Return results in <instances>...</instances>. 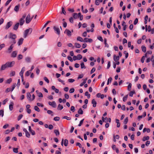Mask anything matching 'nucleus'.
Masks as SVG:
<instances>
[{
    "label": "nucleus",
    "instance_id": "nucleus-29",
    "mask_svg": "<svg viewBox=\"0 0 154 154\" xmlns=\"http://www.w3.org/2000/svg\"><path fill=\"white\" fill-rule=\"evenodd\" d=\"M56 104L55 102L54 101H53L52 102V105L51 106L55 108L56 107Z\"/></svg>",
    "mask_w": 154,
    "mask_h": 154
},
{
    "label": "nucleus",
    "instance_id": "nucleus-41",
    "mask_svg": "<svg viewBox=\"0 0 154 154\" xmlns=\"http://www.w3.org/2000/svg\"><path fill=\"white\" fill-rule=\"evenodd\" d=\"M62 13L64 15H65L66 14L64 8L63 7H62Z\"/></svg>",
    "mask_w": 154,
    "mask_h": 154
},
{
    "label": "nucleus",
    "instance_id": "nucleus-64",
    "mask_svg": "<svg viewBox=\"0 0 154 154\" xmlns=\"http://www.w3.org/2000/svg\"><path fill=\"white\" fill-rule=\"evenodd\" d=\"M69 21L71 23H73V20L72 17H70L69 19Z\"/></svg>",
    "mask_w": 154,
    "mask_h": 154
},
{
    "label": "nucleus",
    "instance_id": "nucleus-50",
    "mask_svg": "<svg viewBox=\"0 0 154 154\" xmlns=\"http://www.w3.org/2000/svg\"><path fill=\"white\" fill-rule=\"evenodd\" d=\"M23 115L22 114H20V115L19 116H18V118H17V120L18 121H19L20 119L22 118L23 117Z\"/></svg>",
    "mask_w": 154,
    "mask_h": 154
},
{
    "label": "nucleus",
    "instance_id": "nucleus-44",
    "mask_svg": "<svg viewBox=\"0 0 154 154\" xmlns=\"http://www.w3.org/2000/svg\"><path fill=\"white\" fill-rule=\"evenodd\" d=\"M151 61L152 62V66H154V56L153 55L152 56L151 58Z\"/></svg>",
    "mask_w": 154,
    "mask_h": 154
},
{
    "label": "nucleus",
    "instance_id": "nucleus-48",
    "mask_svg": "<svg viewBox=\"0 0 154 154\" xmlns=\"http://www.w3.org/2000/svg\"><path fill=\"white\" fill-rule=\"evenodd\" d=\"M15 72L14 71H12L10 74V75L11 76H13L15 75Z\"/></svg>",
    "mask_w": 154,
    "mask_h": 154
},
{
    "label": "nucleus",
    "instance_id": "nucleus-28",
    "mask_svg": "<svg viewBox=\"0 0 154 154\" xmlns=\"http://www.w3.org/2000/svg\"><path fill=\"white\" fill-rule=\"evenodd\" d=\"M77 41H80L81 42H83V38L79 36L77 37Z\"/></svg>",
    "mask_w": 154,
    "mask_h": 154
},
{
    "label": "nucleus",
    "instance_id": "nucleus-7",
    "mask_svg": "<svg viewBox=\"0 0 154 154\" xmlns=\"http://www.w3.org/2000/svg\"><path fill=\"white\" fill-rule=\"evenodd\" d=\"M13 24V23L12 21H9L7 24V25H6V27H5V29H8L9 27H10Z\"/></svg>",
    "mask_w": 154,
    "mask_h": 154
},
{
    "label": "nucleus",
    "instance_id": "nucleus-38",
    "mask_svg": "<svg viewBox=\"0 0 154 154\" xmlns=\"http://www.w3.org/2000/svg\"><path fill=\"white\" fill-rule=\"evenodd\" d=\"M18 148H14L13 149V152L16 153H17L18 152Z\"/></svg>",
    "mask_w": 154,
    "mask_h": 154
},
{
    "label": "nucleus",
    "instance_id": "nucleus-1",
    "mask_svg": "<svg viewBox=\"0 0 154 154\" xmlns=\"http://www.w3.org/2000/svg\"><path fill=\"white\" fill-rule=\"evenodd\" d=\"M15 63L14 61H12L11 62H8L6 63L7 68L11 67H13Z\"/></svg>",
    "mask_w": 154,
    "mask_h": 154
},
{
    "label": "nucleus",
    "instance_id": "nucleus-61",
    "mask_svg": "<svg viewBox=\"0 0 154 154\" xmlns=\"http://www.w3.org/2000/svg\"><path fill=\"white\" fill-rule=\"evenodd\" d=\"M95 68L94 67H93L91 71V74L93 73L95 71Z\"/></svg>",
    "mask_w": 154,
    "mask_h": 154
},
{
    "label": "nucleus",
    "instance_id": "nucleus-39",
    "mask_svg": "<svg viewBox=\"0 0 154 154\" xmlns=\"http://www.w3.org/2000/svg\"><path fill=\"white\" fill-rule=\"evenodd\" d=\"M112 80V78L111 77H110L109 79H108V81L107 82V85H108L109 84V82H111Z\"/></svg>",
    "mask_w": 154,
    "mask_h": 154
},
{
    "label": "nucleus",
    "instance_id": "nucleus-43",
    "mask_svg": "<svg viewBox=\"0 0 154 154\" xmlns=\"http://www.w3.org/2000/svg\"><path fill=\"white\" fill-rule=\"evenodd\" d=\"M128 118L127 117L125 119V120L124 122V124L126 125L128 122Z\"/></svg>",
    "mask_w": 154,
    "mask_h": 154
},
{
    "label": "nucleus",
    "instance_id": "nucleus-25",
    "mask_svg": "<svg viewBox=\"0 0 154 154\" xmlns=\"http://www.w3.org/2000/svg\"><path fill=\"white\" fill-rule=\"evenodd\" d=\"M75 47L77 48H80L81 47V45L78 43H75Z\"/></svg>",
    "mask_w": 154,
    "mask_h": 154
},
{
    "label": "nucleus",
    "instance_id": "nucleus-18",
    "mask_svg": "<svg viewBox=\"0 0 154 154\" xmlns=\"http://www.w3.org/2000/svg\"><path fill=\"white\" fill-rule=\"evenodd\" d=\"M19 8H20L19 5H17L14 8V10L16 12H17L19 10Z\"/></svg>",
    "mask_w": 154,
    "mask_h": 154
},
{
    "label": "nucleus",
    "instance_id": "nucleus-35",
    "mask_svg": "<svg viewBox=\"0 0 154 154\" xmlns=\"http://www.w3.org/2000/svg\"><path fill=\"white\" fill-rule=\"evenodd\" d=\"M68 144V140L67 139H65L64 142V145L65 146H67Z\"/></svg>",
    "mask_w": 154,
    "mask_h": 154
},
{
    "label": "nucleus",
    "instance_id": "nucleus-60",
    "mask_svg": "<svg viewBox=\"0 0 154 154\" xmlns=\"http://www.w3.org/2000/svg\"><path fill=\"white\" fill-rule=\"evenodd\" d=\"M44 79L45 81H46L47 83H49V81L46 77H45Z\"/></svg>",
    "mask_w": 154,
    "mask_h": 154
},
{
    "label": "nucleus",
    "instance_id": "nucleus-40",
    "mask_svg": "<svg viewBox=\"0 0 154 154\" xmlns=\"http://www.w3.org/2000/svg\"><path fill=\"white\" fill-rule=\"evenodd\" d=\"M128 95L127 94L123 98V101L124 102H125L126 101L127 98H128Z\"/></svg>",
    "mask_w": 154,
    "mask_h": 154
},
{
    "label": "nucleus",
    "instance_id": "nucleus-3",
    "mask_svg": "<svg viewBox=\"0 0 154 154\" xmlns=\"http://www.w3.org/2000/svg\"><path fill=\"white\" fill-rule=\"evenodd\" d=\"M26 17V15L25 14L23 15V16H22V17L20 18L19 20L20 23L19 24L20 26H22L23 25V23H24L25 22V20H24V19Z\"/></svg>",
    "mask_w": 154,
    "mask_h": 154
},
{
    "label": "nucleus",
    "instance_id": "nucleus-57",
    "mask_svg": "<svg viewBox=\"0 0 154 154\" xmlns=\"http://www.w3.org/2000/svg\"><path fill=\"white\" fill-rule=\"evenodd\" d=\"M63 119H66L67 120H70L71 119V118L68 117L67 116H65L63 117Z\"/></svg>",
    "mask_w": 154,
    "mask_h": 154
},
{
    "label": "nucleus",
    "instance_id": "nucleus-51",
    "mask_svg": "<svg viewBox=\"0 0 154 154\" xmlns=\"http://www.w3.org/2000/svg\"><path fill=\"white\" fill-rule=\"evenodd\" d=\"M77 57H78V59L79 60H80L82 58V55L80 54H78Z\"/></svg>",
    "mask_w": 154,
    "mask_h": 154
},
{
    "label": "nucleus",
    "instance_id": "nucleus-11",
    "mask_svg": "<svg viewBox=\"0 0 154 154\" xmlns=\"http://www.w3.org/2000/svg\"><path fill=\"white\" fill-rule=\"evenodd\" d=\"M17 54V51H14L11 54V57H16Z\"/></svg>",
    "mask_w": 154,
    "mask_h": 154
},
{
    "label": "nucleus",
    "instance_id": "nucleus-24",
    "mask_svg": "<svg viewBox=\"0 0 154 154\" xmlns=\"http://www.w3.org/2000/svg\"><path fill=\"white\" fill-rule=\"evenodd\" d=\"M78 112L79 114H82L83 113V111L82 110L81 108H79Z\"/></svg>",
    "mask_w": 154,
    "mask_h": 154
},
{
    "label": "nucleus",
    "instance_id": "nucleus-20",
    "mask_svg": "<svg viewBox=\"0 0 154 154\" xmlns=\"http://www.w3.org/2000/svg\"><path fill=\"white\" fill-rule=\"evenodd\" d=\"M149 138V137L147 136L146 137H144L142 139V140L143 141H145L146 140H148Z\"/></svg>",
    "mask_w": 154,
    "mask_h": 154
},
{
    "label": "nucleus",
    "instance_id": "nucleus-4",
    "mask_svg": "<svg viewBox=\"0 0 154 154\" xmlns=\"http://www.w3.org/2000/svg\"><path fill=\"white\" fill-rule=\"evenodd\" d=\"M32 17H31L30 15L29 14L27 16L26 19V23H29L32 20Z\"/></svg>",
    "mask_w": 154,
    "mask_h": 154
},
{
    "label": "nucleus",
    "instance_id": "nucleus-56",
    "mask_svg": "<svg viewBox=\"0 0 154 154\" xmlns=\"http://www.w3.org/2000/svg\"><path fill=\"white\" fill-rule=\"evenodd\" d=\"M84 120V119H83L82 120H81L80 121L79 124L78 125V126H81L82 125V123L83 122Z\"/></svg>",
    "mask_w": 154,
    "mask_h": 154
},
{
    "label": "nucleus",
    "instance_id": "nucleus-5",
    "mask_svg": "<svg viewBox=\"0 0 154 154\" xmlns=\"http://www.w3.org/2000/svg\"><path fill=\"white\" fill-rule=\"evenodd\" d=\"M32 31V28H29V29H26L25 30L24 32V37L25 38H26L27 36V34L29 32H30V33H31Z\"/></svg>",
    "mask_w": 154,
    "mask_h": 154
},
{
    "label": "nucleus",
    "instance_id": "nucleus-10",
    "mask_svg": "<svg viewBox=\"0 0 154 154\" xmlns=\"http://www.w3.org/2000/svg\"><path fill=\"white\" fill-rule=\"evenodd\" d=\"M31 93L28 92L27 94V99L29 101H31Z\"/></svg>",
    "mask_w": 154,
    "mask_h": 154
},
{
    "label": "nucleus",
    "instance_id": "nucleus-63",
    "mask_svg": "<svg viewBox=\"0 0 154 154\" xmlns=\"http://www.w3.org/2000/svg\"><path fill=\"white\" fill-rule=\"evenodd\" d=\"M48 128L50 130H51L53 128V126L52 125H50L48 127Z\"/></svg>",
    "mask_w": 154,
    "mask_h": 154
},
{
    "label": "nucleus",
    "instance_id": "nucleus-34",
    "mask_svg": "<svg viewBox=\"0 0 154 154\" xmlns=\"http://www.w3.org/2000/svg\"><path fill=\"white\" fill-rule=\"evenodd\" d=\"M4 111L3 109H1L0 110V116H1L2 117L4 116Z\"/></svg>",
    "mask_w": 154,
    "mask_h": 154
},
{
    "label": "nucleus",
    "instance_id": "nucleus-33",
    "mask_svg": "<svg viewBox=\"0 0 154 154\" xmlns=\"http://www.w3.org/2000/svg\"><path fill=\"white\" fill-rule=\"evenodd\" d=\"M12 81V79L11 78H10L8 79L6 81V83L7 84H10Z\"/></svg>",
    "mask_w": 154,
    "mask_h": 154
},
{
    "label": "nucleus",
    "instance_id": "nucleus-19",
    "mask_svg": "<svg viewBox=\"0 0 154 154\" xmlns=\"http://www.w3.org/2000/svg\"><path fill=\"white\" fill-rule=\"evenodd\" d=\"M25 60L27 62H30L31 61V58L29 57H27L25 58Z\"/></svg>",
    "mask_w": 154,
    "mask_h": 154
},
{
    "label": "nucleus",
    "instance_id": "nucleus-12",
    "mask_svg": "<svg viewBox=\"0 0 154 154\" xmlns=\"http://www.w3.org/2000/svg\"><path fill=\"white\" fill-rule=\"evenodd\" d=\"M6 68H7V67L6 63L5 64H3L1 66L0 70L2 71L4 70Z\"/></svg>",
    "mask_w": 154,
    "mask_h": 154
},
{
    "label": "nucleus",
    "instance_id": "nucleus-32",
    "mask_svg": "<svg viewBox=\"0 0 154 154\" xmlns=\"http://www.w3.org/2000/svg\"><path fill=\"white\" fill-rule=\"evenodd\" d=\"M142 50L143 52L145 53L146 51V48L145 46H142L141 47Z\"/></svg>",
    "mask_w": 154,
    "mask_h": 154
},
{
    "label": "nucleus",
    "instance_id": "nucleus-8",
    "mask_svg": "<svg viewBox=\"0 0 154 154\" xmlns=\"http://www.w3.org/2000/svg\"><path fill=\"white\" fill-rule=\"evenodd\" d=\"M68 36H70L71 35V32L70 30L68 29H66L64 32Z\"/></svg>",
    "mask_w": 154,
    "mask_h": 154
},
{
    "label": "nucleus",
    "instance_id": "nucleus-58",
    "mask_svg": "<svg viewBox=\"0 0 154 154\" xmlns=\"http://www.w3.org/2000/svg\"><path fill=\"white\" fill-rule=\"evenodd\" d=\"M37 105L38 106H41V107H43L44 106L43 105L40 103H37Z\"/></svg>",
    "mask_w": 154,
    "mask_h": 154
},
{
    "label": "nucleus",
    "instance_id": "nucleus-36",
    "mask_svg": "<svg viewBox=\"0 0 154 154\" xmlns=\"http://www.w3.org/2000/svg\"><path fill=\"white\" fill-rule=\"evenodd\" d=\"M47 113L48 114H51L52 116H54V114L53 113V112L51 110H48L47 111Z\"/></svg>",
    "mask_w": 154,
    "mask_h": 154
},
{
    "label": "nucleus",
    "instance_id": "nucleus-52",
    "mask_svg": "<svg viewBox=\"0 0 154 154\" xmlns=\"http://www.w3.org/2000/svg\"><path fill=\"white\" fill-rule=\"evenodd\" d=\"M68 81L69 82L72 83L75 81V80L74 79H70L68 80Z\"/></svg>",
    "mask_w": 154,
    "mask_h": 154
},
{
    "label": "nucleus",
    "instance_id": "nucleus-27",
    "mask_svg": "<svg viewBox=\"0 0 154 154\" xmlns=\"http://www.w3.org/2000/svg\"><path fill=\"white\" fill-rule=\"evenodd\" d=\"M131 83H129L128 86V90L129 91H130L131 90Z\"/></svg>",
    "mask_w": 154,
    "mask_h": 154
},
{
    "label": "nucleus",
    "instance_id": "nucleus-53",
    "mask_svg": "<svg viewBox=\"0 0 154 154\" xmlns=\"http://www.w3.org/2000/svg\"><path fill=\"white\" fill-rule=\"evenodd\" d=\"M75 89L74 88H72L70 89L69 91V92L70 93H73L74 92Z\"/></svg>",
    "mask_w": 154,
    "mask_h": 154
},
{
    "label": "nucleus",
    "instance_id": "nucleus-49",
    "mask_svg": "<svg viewBox=\"0 0 154 154\" xmlns=\"http://www.w3.org/2000/svg\"><path fill=\"white\" fill-rule=\"evenodd\" d=\"M70 110L72 112H74L75 110V107L73 106H72L71 107Z\"/></svg>",
    "mask_w": 154,
    "mask_h": 154
},
{
    "label": "nucleus",
    "instance_id": "nucleus-42",
    "mask_svg": "<svg viewBox=\"0 0 154 154\" xmlns=\"http://www.w3.org/2000/svg\"><path fill=\"white\" fill-rule=\"evenodd\" d=\"M26 136L28 137L29 138L30 137V134L27 131V132L25 133Z\"/></svg>",
    "mask_w": 154,
    "mask_h": 154
},
{
    "label": "nucleus",
    "instance_id": "nucleus-37",
    "mask_svg": "<svg viewBox=\"0 0 154 154\" xmlns=\"http://www.w3.org/2000/svg\"><path fill=\"white\" fill-rule=\"evenodd\" d=\"M81 67L82 69L83 68H86V67L85 66V65H84V63L83 62H82L81 64Z\"/></svg>",
    "mask_w": 154,
    "mask_h": 154
},
{
    "label": "nucleus",
    "instance_id": "nucleus-2",
    "mask_svg": "<svg viewBox=\"0 0 154 154\" xmlns=\"http://www.w3.org/2000/svg\"><path fill=\"white\" fill-rule=\"evenodd\" d=\"M53 29H54L56 33L59 35H60V31L58 27L56 26H54L53 27Z\"/></svg>",
    "mask_w": 154,
    "mask_h": 154
},
{
    "label": "nucleus",
    "instance_id": "nucleus-59",
    "mask_svg": "<svg viewBox=\"0 0 154 154\" xmlns=\"http://www.w3.org/2000/svg\"><path fill=\"white\" fill-rule=\"evenodd\" d=\"M29 132L32 135H35V131H33V130H32L31 131H30Z\"/></svg>",
    "mask_w": 154,
    "mask_h": 154
},
{
    "label": "nucleus",
    "instance_id": "nucleus-45",
    "mask_svg": "<svg viewBox=\"0 0 154 154\" xmlns=\"http://www.w3.org/2000/svg\"><path fill=\"white\" fill-rule=\"evenodd\" d=\"M60 120V118L59 117H56L54 118V120L55 121H58Z\"/></svg>",
    "mask_w": 154,
    "mask_h": 154
},
{
    "label": "nucleus",
    "instance_id": "nucleus-31",
    "mask_svg": "<svg viewBox=\"0 0 154 154\" xmlns=\"http://www.w3.org/2000/svg\"><path fill=\"white\" fill-rule=\"evenodd\" d=\"M34 109L35 111H37L38 112H39L40 111L39 108L37 106H35L34 107Z\"/></svg>",
    "mask_w": 154,
    "mask_h": 154
},
{
    "label": "nucleus",
    "instance_id": "nucleus-14",
    "mask_svg": "<svg viewBox=\"0 0 154 154\" xmlns=\"http://www.w3.org/2000/svg\"><path fill=\"white\" fill-rule=\"evenodd\" d=\"M19 23H17L14 26V27H13V29L14 30H17L18 28V27H19Z\"/></svg>",
    "mask_w": 154,
    "mask_h": 154
},
{
    "label": "nucleus",
    "instance_id": "nucleus-9",
    "mask_svg": "<svg viewBox=\"0 0 154 154\" xmlns=\"http://www.w3.org/2000/svg\"><path fill=\"white\" fill-rule=\"evenodd\" d=\"M14 47V45L13 44H12L11 45L9 48L8 49V52L9 53H10L12 51V49Z\"/></svg>",
    "mask_w": 154,
    "mask_h": 154
},
{
    "label": "nucleus",
    "instance_id": "nucleus-62",
    "mask_svg": "<svg viewBox=\"0 0 154 154\" xmlns=\"http://www.w3.org/2000/svg\"><path fill=\"white\" fill-rule=\"evenodd\" d=\"M145 59V57L143 56L141 59V62L142 63L144 62V61Z\"/></svg>",
    "mask_w": 154,
    "mask_h": 154
},
{
    "label": "nucleus",
    "instance_id": "nucleus-30",
    "mask_svg": "<svg viewBox=\"0 0 154 154\" xmlns=\"http://www.w3.org/2000/svg\"><path fill=\"white\" fill-rule=\"evenodd\" d=\"M54 132L55 134L57 136H58L60 134V133L59 131L57 130H54Z\"/></svg>",
    "mask_w": 154,
    "mask_h": 154
},
{
    "label": "nucleus",
    "instance_id": "nucleus-54",
    "mask_svg": "<svg viewBox=\"0 0 154 154\" xmlns=\"http://www.w3.org/2000/svg\"><path fill=\"white\" fill-rule=\"evenodd\" d=\"M30 73H31V72L29 70L27 71L25 74V76H28Z\"/></svg>",
    "mask_w": 154,
    "mask_h": 154
},
{
    "label": "nucleus",
    "instance_id": "nucleus-47",
    "mask_svg": "<svg viewBox=\"0 0 154 154\" xmlns=\"http://www.w3.org/2000/svg\"><path fill=\"white\" fill-rule=\"evenodd\" d=\"M23 58V56L21 54H19L17 57L18 59L19 60Z\"/></svg>",
    "mask_w": 154,
    "mask_h": 154
},
{
    "label": "nucleus",
    "instance_id": "nucleus-6",
    "mask_svg": "<svg viewBox=\"0 0 154 154\" xmlns=\"http://www.w3.org/2000/svg\"><path fill=\"white\" fill-rule=\"evenodd\" d=\"M17 37L16 35L15 34H13L12 33H10L9 36V38H10L12 39H15Z\"/></svg>",
    "mask_w": 154,
    "mask_h": 154
},
{
    "label": "nucleus",
    "instance_id": "nucleus-26",
    "mask_svg": "<svg viewBox=\"0 0 154 154\" xmlns=\"http://www.w3.org/2000/svg\"><path fill=\"white\" fill-rule=\"evenodd\" d=\"M73 17L74 19H77L79 17L78 14L76 13H75L73 14Z\"/></svg>",
    "mask_w": 154,
    "mask_h": 154
},
{
    "label": "nucleus",
    "instance_id": "nucleus-46",
    "mask_svg": "<svg viewBox=\"0 0 154 154\" xmlns=\"http://www.w3.org/2000/svg\"><path fill=\"white\" fill-rule=\"evenodd\" d=\"M16 83H14V84L12 87V89H11V91H12L14 89V88H15V87H16Z\"/></svg>",
    "mask_w": 154,
    "mask_h": 154
},
{
    "label": "nucleus",
    "instance_id": "nucleus-13",
    "mask_svg": "<svg viewBox=\"0 0 154 154\" xmlns=\"http://www.w3.org/2000/svg\"><path fill=\"white\" fill-rule=\"evenodd\" d=\"M23 38H20L19 39L18 42V45H21L23 43Z\"/></svg>",
    "mask_w": 154,
    "mask_h": 154
},
{
    "label": "nucleus",
    "instance_id": "nucleus-21",
    "mask_svg": "<svg viewBox=\"0 0 154 154\" xmlns=\"http://www.w3.org/2000/svg\"><path fill=\"white\" fill-rule=\"evenodd\" d=\"M63 108V106L62 105H61L60 104L58 105L57 107V109L59 110H61Z\"/></svg>",
    "mask_w": 154,
    "mask_h": 154
},
{
    "label": "nucleus",
    "instance_id": "nucleus-22",
    "mask_svg": "<svg viewBox=\"0 0 154 154\" xmlns=\"http://www.w3.org/2000/svg\"><path fill=\"white\" fill-rule=\"evenodd\" d=\"M146 131L147 133H149L150 131V130L149 128H144L143 129V132L144 133Z\"/></svg>",
    "mask_w": 154,
    "mask_h": 154
},
{
    "label": "nucleus",
    "instance_id": "nucleus-17",
    "mask_svg": "<svg viewBox=\"0 0 154 154\" xmlns=\"http://www.w3.org/2000/svg\"><path fill=\"white\" fill-rule=\"evenodd\" d=\"M24 69H25V67H23L22 68L21 71L20 72V76H21V75H23V73L25 71Z\"/></svg>",
    "mask_w": 154,
    "mask_h": 154
},
{
    "label": "nucleus",
    "instance_id": "nucleus-55",
    "mask_svg": "<svg viewBox=\"0 0 154 154\" xmlns=\"http://www.w3.org/2000/svg\"><path fill=\"white\" fill-rule=\"evenodd\" d=\"M135 93V91H131L130 92L129 94V96L130 97H132L133 95V94Z\"/></svg>",
    "mask_w": 154,
    "mask_h": 154
},
{
    "label": "nucleus",
    "instance_id": "nucleus-16",
    "mask_svg": "<svg viewBox=\"0 0 154 154\" xmlns=\"http://www.w3.org/2000/svg\"><path fill=\"white\" fill-rule=\"evenodd\" d=\"M119 59V56H116L115 55H114V60L115 62H117Z\"/></svg>",
    "mask_w": 154,
    "mask_h": 154
},
{
    "label": "nucleus",
    "instance_id": "nucleus-23",
    "mask_svg": "<svg viewBox=\"0 0 154 154\" xmlns=\"http://www.w3.org/2000/svg\"><path fill=\"white\" fill-rule=\"evenodd\" d=\"M11 104H10L9 105V109L11 111L13 109V105H14V103L13 102L11 103Z\"/></svg>",
    "mask_w": 154,
    "mask_h": 154
},
{
    "label": "nucleus",
    "instance_id": "nucleus-15",
    "mask_svg": "<svg viewBox=\"0 0 154 154\" xmlns=\"http://www.w3.org/2000/svg\"><path fill=\"white\" fill-rule=\"evenodd\" d=\"M92 103L93 104V106L95 107L96 106L97 102L94 99H93L92 101Z\"/></svg>",
    "mask_w": 154,
    "mask_h": 154
}]
</instances>
